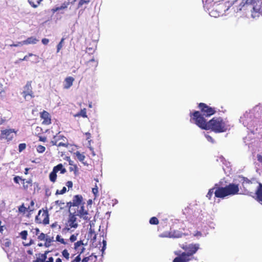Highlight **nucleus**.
Instances as JSON below:
<instances>
[{"instance_id": "nucleus-1", "label": "nucleus", "mask_w": 262, "mask_h": 262, "mask_svg": "<svg viewBox=\"0 0 262 262\" xmlns=\"http://www.w3.org/2000/svg\"><path fill=\"white\" fill-rule=\"evenodd\" d=\"M191 120L202 129L211 130L215 133L226 132L229 125L221 117H213L209 121L202 116L200 112L195 111L190 114Z\"/></svg>"}, {"instance_id": "nucleus-2", "label": "nucleus", "mask_w": 262, "mask_h": 262, "mask_svg": "<svg viewBox=\"0 0 262 262\" xmlns=\"http://www.w3.org/2000/svg\"><path fill=\"white\" fill-rule=\"evenodd\" d=\"M239 190L238 184L230 183L225 187H220L216 184L213 188L209 190L206 197L210 200L213 194L214 193L216 198L223 199L229 195H234L238 194Z\"/></svg>"}, {"instance_id": "nucleus-3", "label": "nucleus", "mask_w": 262, "mask_h": 262, "mask_svg": "<svg viewBox=\"0 0 262 262\" xmlns=\"http://www.w3.org/2000/svg\"><path fill=\"white\" fill-rule=\"evenodd\" d=\"M199 246L198 244L182 245L181 248L185 252L174 258L173 262H188L191 259L190 257L193 256L199 249Z\"/></svg>"}, {"instance_id": "nucleus-4", "label": "nucleus", "mask_w": 262, "mask_h": 262, "mask_svg": "<svg viewBox=\"0 0 262 262\" xmlns=\"http://www.w3.org/2000/svg\"><path fill=\"white\" fill-rule=\"evenodd\" d=\"M78 227L77 219L75 212H69V214L64 223V226L62 229L63 234L74 232Z\"/></svg>"}, {"instance_id": "nucleus-5", "label": "nucleus", "mask_w": 262, "mask_h": 262, "mask_svg": "<svg viewBox=\"0 0 262 262\" xmlns=\"http://www.w3.org/2000/svg\"><path fill=\"white\" fill-rule=\"evenodd\" d=\"M247 4L252 5L251 16L256 18L262 15V0H246Z\"/></svg>"}, {"instance_id": "nucleus-6", "label": "nucleus", "mask_w": 262, "mask_h": 262, "mask_svg": "<svg viewBox=\"0 0 262 262\" xmlns=\"http://www.w3.org/2000/svg\"><path fill=\"white\" fill-rule=\"evenodd\" d=\"M35 221L38 224L47 225L49 224V214L47 209H42L39 210L36 216Z\"/></svg>"}, {"instance_id": "nucleus-7", "label": "nucleus", "mask_w": 262, "mask_h": 262, "mask_svg": "<svg viewBox=\"0 0 262 262\" xmlns=\"http://www.w3.org/2000/svg\"><path fill=\"white\" fill-rule=\"evenodd\" d=\"M198 107L200 109L201 114L203 117H209L216 113V110L214 107H210V106L207 105L205 103L201 102L198 104Z\"/></svg>"}, {"instance_id": "nucleus-8", "label": "nucleus", "mask_w": 262, "mask_h": 262, "mask_svg": "<svg viewBox=\"0 0 262 262\" xmlns=\"http://www.w3.org/2000/svg\"><path fill=\"white\" fill-rule=\"evenodd\" d=\"M51 143L52 145H56L58 147L63 146L64 147H68L69 145L66 137L60 134V133H58L54 136L53 139L51 141Z\"/></svg>"}, {"instance_id": "nucleus-9", "label": "nucleus", "mask_w": 262, "mask_h": 262, "mask_svg": "<svg viewBox=\"0 0 262 262\" xmlns=\"http://www.w3.org/2000/svg\"><path fill=\"white\" fill-rule=\"evenodd\" d=\"M85 202H83V199L81 195L77 194L73 196L72 202H69L67 203L66 207L69 208V212L72 207H77L79 208V206L81 205H84Z\"/></svg>"}, {"instance_id": "nucleus-10", "label": "nucleus", "mask_w": 262, "mask_h": 262, "mask_svg": "<svg viewBox=\"0 0 262 262\" xmlns=\"http://www.w3.org/2000/svg\"><path fill=\"white\" fill-rule=\"evenodd\" d=\"M60 171V173L64 174L67 172L65 168L61 163L58 164L53 167L52 171L49 174V179L51 182L54 183L57 179V172Z\"/></svg>"}, {"instance_id": "nucleus-11", "label": "nucleus", "mask_w": 262, "mask_h": 262, "mask_svg": "<svg viewBox=\"0 0 262 262\" xmlns=\"http://www.w3.org/2000/svg\"><path fill=\"white\" fill-rule=\"evenodd\" d=\"M31 84V81H27L26 84L24 87V90L21 93V95L24 99L27 101L34 97Z\"/></svg>"}, {"instance_id": "nucleus-12", "label": "nucleus", "mask_w": 262, "mask_h": 262, "mask_svg": "<svg viewBox=\"0 0 262 262\" xmlns=\"http://www.w3.org/2000/svg\"><path fill=\"white\" fill-rule=\"evenodd\" d=\"M16 134V131L14 129H6L2 130L0 135V139L10 141L12 140Z\"/></svg>"}, {"instance_id": "nucleus-13", "label": "nucleus", "mask_w": 262, "mask_h": 262, "mask_svg": "<svg viewBox=\"0 0 262 262\" xmlns=\"http://www.w3.org/2000/svg\"><path fill=\"white\" fill-rule=\"evenodd\" d=\"M84 205H81L79 208H77V211L75 210L73 212H75L76 216H78L84 220L89 221L91 219L90 215L88 211L84 209Z\"/></svg>"}, {"instance_id": "nucleus-14", "label": "nucleus", "mask_w": 262, "mask_h": 262, "mask_svg": "<svg viewBox=\"0 0 262 262\" xmlns=\"http://www.w3.org/2000/svg\"><path fill=\"white\" fill-rule=\"evenodd\" d=\"M34 202L33 200L30 201V205L28 207H26L24 203H23L18 207V212L23 214H25L26 212H28V215H27V216L29 217V215H30L34 210Z\"/></svg>"}, {"instance_id": "nucleus-15", "label": "nucleus", "mask_w": 262, "mask_h": 262, "mask_svg": "<svg viewBox=\"0 0 262 262\" xmlns=\"http://www.w3.org/2000/svg\"><path fill=\"white\" fill-rule=\"evenodd\" d=\"M40 117L43 119L42 122L43 124L49 125L51 123V116L48 112L43 111V112L40 113Z\"/></svg>"}, {"instance_id": "nucleus-16", "label": "nucleus", "mask_w": 262, "mask_h": 262, "mask_svg": "<svg viewBox=\"0 0 262 262\" xmlns=\"http://www.w3.org/2000/svg\"><path fill=\"white\" fill-rule=\"evenodd\" d=\"M98 64V61L93 58L86 63V70H91L92 71H95L96 68L97 67Z\"/></svg>"}, {"instance_id": "nucleus-17", "label": "nucleus", "mask_w": 262, "mask_h": 262, "mask_svg": "<svg viewBox=\"0 0 262 262\" xmlns=\"http://www.w3.org/2000/svg\"><path fill=\"white\" fill-rule=\"evenodd\" d=\"M222 7L223 6L220 5H216L215 6H213V8L209 12L210 15L214 17L219 16L222 13L220 10Z\"/></svg>"}, {"instance_id": "nucleus-18", "label": "nucleus", "mask_w": 262, "mask_h": 262, "mask_svg": "<svg viewBox=\"0 0 262 262\" xmlns=\"http://www.w3.org/2000/svg\"><path fill=\"white\" fill-rule=\"evenodd\" d=\"M33 185L32 179L30 178L29 179H24L22 180V186L24 190L27 191L29 188H31Z\"/></svg>"}, {"instance_id": "nucleus-19", "label": "nucleus", "mask_w": 262, "mask_h": 262, "mask_svg": "<svg viewBox=\"0 0 262 262\" xmlns=\"http://www.w3.org/2000/svg\"><path fill=\"white\" fill-rule=\"evenodd\" d=\"M256 200L262 205V184L259 183L255 192Z\"/></svg>"}, {"instance_id": "nucleus-20", "label": "nucleus", "mask_w": 262, "mask_h": 262, "mask_svg": "<svg viewBox=\"0 0 262 262\" xmlns=\"http://www.w3.org/2000/svg\"><path fill=\"white\" fill-rule=\"evenodd\" d=\"M183 233L178 231H173L169 232L167 234H165L164 235H161L162 237H173V238H180L182 236Z\"/></svg>"}, {"instance_id": "nucleus-21", "label": "nucleus", "mask_w": 262, "mask_h": 262, "mask_svg": "<svg viewBox=\"0 0 262 262\" xmlns=\"http://www.w3.org/2000/svg\"><path fill=\"white\" fill-rule=\"evenodd\" d=\"M83 245L84 244L82 241H77L74 244V249L78 252H80V253H81L84 249L83 247Z\"/></svg>"}, {"instance_id": "nucleus-22", "label": "nucleus", "mask_w": 262, "mask_h": 262, "mask_svg": "<svg viewBox=\"0 0 262 262\" xmlns=\"http://www.w3.org/2000/svg\"><path fill=\"white\" fill-rule=\"evenodd\" d=\"M74 81V78L73 77L71 76L67 77L64 80V89H69L73 85Z\"/></svg>"}, {"instance_id": "nucleus-23", "label": "nucleus", "mask_w": 262, "mask_h": 262, "mask_svg": "<svg viewBox=\"0 0 262 262\" xmlns=\"http://www.w3.org/2000/svg\"><path fill=\"white\" fill-rule=\"evenodd\" d=\"M69 164L70 165V167H69L70 171H73L74 174L77 176L78 173V168L76 164H74L73 161L71 160L69 161Z\"/></svg>"}, {"instance_id": "nucleus-24", "label": "nucleus", "mask_w": 262, "mask_h": 262, "mask_svg": "<svg viewBox=\"0 0 262 262\" xmlns=\"http://www.w3.org/2000/svg\"><path fill=\"white\" fill-rule=\"evenodd\" d=\"M38 41V39L36 37L31 36L28 37L27 39L23 41V45L36 44Z\"/></svg>"}, {"instance_id": "nucleus-25", "label": "nucleus", "mask_w": 262, "mask_h": 262, "mask_svg": "<svg viewBox=\"0 0 262 262\" xmlns=\"http://www.w3.org/2000/svg\"><path fill=\"white\" fill-rule=\"evenodd\" d=\"M48 253V252H46L43 254H39V257H37L34 262H44V261L47 259V254Z\"/></svg>"}, {"instance_id": "nucleus-26", "label": "nucleus", "mask_w": 262, "mask_h": 262, "mask_svg": "<svg viewBox=\"0 0 262 262\" xmlns=\"http://www.w3.org/2000/svg\"><path fill=\"white\" fill-rule=\"evenodd\" d=\"M42 0H28L30 5L34 8H37L40 4Z\"/></svg>"}, {"instance_id": "nucleus-27", "label": "nucleus", "mask_w": 262, "mask_h": 262, "mask_svg": "<svg viewBox=\"0 0 262 262\" xmlns=\"http://www.w3.org/2000/svg\"><path fill=\"white\" fill-rule=\"evenodd\" d=\"M75 155L76 156L77 158L82 162H83V161L85 159V156L81 154L79 151H77L75 152Z\"/></svg>"}, {"instance_id": "nucleus-28", "label": "nucleus", "mask_w": 262, "mask_h": 262, "mask_svg": "<svg viewBox=\"0 0 262 262\" xmlns=\"http://www.w3.org/2000/svg\"><path fill=\"white\" fill-rule=\"evenodd\" d=\"M11 241L9 239H6L4 241V242L2 244L3 248L5 249V248H9L10 246H11Z\"/></svg>"}, {"instance_id": "nucleus-29", "label": "nucleus", "mask_w": 262, "mask_h": 262, "mask_svg": "<svg viewBox=\"0 0 262 262\" xmlns=\"http://www.w3.org/2000/svg\"><path fill=\"white\" fill-rule=\"evenodd\" d=\"M56 241L60 243V244L66 245L67 244V242H66L65 239L61 237V236L59 235H57L56 237Z\"/></svg>"}, {"instance_id": "nucleus-30", "label": "nucleus", "mask_w": 262, "mask_h": 262, "mask_svg": "<svg viewBox=\"0 0 262 262\" xmlns=\"http://www.w3.org/2000/svg\"><path fill=\"white\" fill-rule=\"evenodd\" d=\"M46 241L45 246L46 247H49L50 245V244L51 242L53 241V237H49L46 236V239L45 240Z\"/></svg>"}, {"instance_id": "nucleus-31", "label": "nucleus", "mask_w": 262, "mask_h": 262, "mask_svg": "<svg viewBox=\"0 0 262 262\" xmlns=\"http://www.w3.org/2000/svg\"><path fill=\"white\" fill-rule=\"evenodd\" d=\"M62 255L64 258H65V261L67 262L70 257V254L68 252V251L67 249H64V250H63V251L62 252Z\"/></svg>"}, {"instance_id": "nucleus-32", "label": "nucleus", "mask_w": 262, "mask_h": 262, "mask_svg": "<svg viewBox=\"0 0 262 262\" xmlns=\"http://www.w3.org/2000/svg\"><path fill=\"white\" fill-rule=\"evenodd\" d=\"M149 223L151 225H158L159 220L156 217H152L149 220Z\"/></svg>"}, {"instance_id": "nucleus-33", "label": "nucleus", "mask_w": 262, "mask_h": 262, "mask_svg": "<svg viewBox=\"0 0 262 262\" xmlns=\"http://www.w3.org/2000/svg\"><path fill=\"white\" fill-rule=\"evenodd\" d=\"M77 116H81L83 118L87 117L86 111L85 108L81 110L80 112L77 115Z\"/></svg>"}, {"instance_id": "nucleus-34", "label": "nucleus", "mask_w": 262, "mask_h": 262, "mask_svg": "<svg viewBox=\"0 0 262 262\" xmlns=\"http://www.w3.org/2000/svg\"><path fill=\"white\" fill-rule=\"evenodd\" d=\"M64 38H62L57 46V52L58 53L63 47Z\"/></svg>"}, {"instance_id": "nucleus-35", "label": "nucleus", "mask_w": 262, "mask_h": 262, "mask_svg": "<svg viewBox=\"0 0 262 262\" xmlns=\"http://www.w3.org/2000/svg\"><path fill=\"white\" fill-rule=\"evenodd\" d=\"M37 151L39 153H42L46 150V147L41 145H39L36 147Z\"/></svg>"}, {"instance_id": "nucleus-36", "label": "nucleus", "mask_w": 262, "mask_h": 262, "mask_svg": "<svg viewBox=\"0 0 262 262\" xmlns=\"http://www.w3.org/2000/svg\"><path fill=\"white\" fill-rule=\"evenodd\" d=\"M67 191V188L66 187H63L61 190H58L57 189L56 191L55 194L56 195H59V194H63L65 193Z\"/></svg>"}, {"instance_id": "nucleus-37", "label": "nucleus", "mask_w": 262, "mask_h": 262, "mask_svg": "<svg viewBox=\"0 0 262 262\" xmlns=\"http://www.w3.org/2000/svg\"><path fill=\"white\" fill-rule=\"evenodd\" d=\"M203 3L207 7L211 6L213 3V0H202Z\"/></svg>"}, {"instance_id": "nucleus-38", "label": "nucleus", "mask_w": 262, "mask_h": 262, "mask_svg": "<svg viewBox=\"0 0 262 262\" xmlns=\"http://www.w3.org/2000/svg\"><path fill=\"white\" fill-rule=\"evenodd\" d=\"M20 236L23 239L26 240L28 235V232L26 230H24L20 233Z\"/></svg>"}, {"instance_id": "nucleus-39", "label": "nucleus", "mask_w": 262, "mask_h": 262, "mask_svg": "<svg viewBox=\"0 0 262 262\" xmlns=\"http://www.w3.org/2000/svg\"><path fill=\"white\" fill-rule=\"evenodd\" d=\"M90 0H80L78 5V7L80 8L84 4H88Z\"/></svg>"}, {"instance_id": "nucleus-40", "label": "nucleus", "mask_w": 262, "mask_h": 262, "mask_svg": "<svg viewBox=\"0 0 262 262\" xmlns=\"http://www.w3.org/2000/svg\"><path fill=\"white\" fill-rule=\"evenodd\" d=\"M23 179H23L21 177L17 176L14 177L13 181L16 184H19V181H21L22 182V180Z\"/></svg>"}, {"instance_id": "nucleus-41", "label": "nucleus", "mask_w": 262, "mask_h": 262, "mask_svg": "<svg viewBox=\"0 0 262 262\" xmlns=\"http://www.w3.org/2000/svg\"><path fill=\"white\" fill-rule=\"evenodd\" d=\"M51 227L52 228H56L57 230H59L61 229L60 226L58 224L57 222H55L53 223Z\"/></svg>"}, {"instance_id": "nucleus-42", "label": "nucleus", "mask_w": 262, "mask_h": 262, "mask_svg": "<svg viewBox=\"0 0 262 262\" xmlns=\"http://www.w3.org/2000/svg\"><path fill=\"white\" fill-rule=\"evenodd\" d=\"M46 235L43 233H39V235H38V239L39 241H45L46 239Z\"/></svg>"}, {"instance_id": "nucleus-43", "label": "nucleus", "mask_w": 262, "mask_h": 262, "mask_svg": "<svg viewBox=\"0 0 262 262\" xmlns=\"http://www.w3.org/2000/svg\"><path fill=\"white\" fill-rule=\"evenodd\" d=\"M26 147V145L25 143H20L18 145V150L19 152L22 151L24 150Z\"/></svg>"}, {"instance_id": "nucleus-44", "label": "nucleus", "mask_w": 262, "mask_h": 262, "mask_svg": "<svg viewBox=\"0 0 262 262\" xmlns=\"http://www.w3.org/2000/svg\"><path fill=\"white\" fill-rule=\"evenodd\" d=\"M78 235V234H72L71 235L70 237V241L71 242H74L75 241H76L77 239V236Z\"/></svg>"}, {"instance_id": "nucleus-45", "label": "nucleus", "mask_w": 262, "mask_h": 262, "mask_svg": "<svg viewBox=\"0 0 262 262\" xmlns=\"http://www.w3.org/2000/svg\"><path fill=\"white\" fill-rule=\"evenodd\" d=\"M33 56H34L35 57H38L37 56H36V55L33 54L32 53H29L28 55L25 56L23 58H22V60H28V58L29 57Z\"/></svg>"}, {"instance_id": "nucleus-46", "label": "nucleus", "mask_w": 262, "mask_h": 262, "mask_svg": "<svg viewBox=\"0 0 262 262\" xmlns=\"http://www.w3.org/2000/svg\"><path fill=\"white\" fill-rule=\"evenodd\" d=\"M31 231L33 234H35L36 235H38L39 234L40 230L38 228H32Z\"/></svg>"}, {"instance_id": "nucleus-47", "label": "nucleus", "mask_w": 262, "mask_h": 262, "mask_svg": "<svg viewBox=\"0 0 262 262\" xmlns=\"http://www.w3.org/2000/svg\"><path fill=\"white\" fill-rule=\"evenodd\" d=\"M69 2H65L63 3L61 6L59 7L60 10H62L67 8L68 7V6L69 5Z\"/></svg>"}, {"instance_id": "nucleus-48", "label": "nucleus", "mask_w": 262, "mask_h": 262, "mask_svg": "<svg viewBox=\"0 0 262 262\" xmlns=\"http://www.w3.org/2000/svg\"><path fill=\"white\" fill-rule=\"evenodd\" d=\"M92 192L94 194V196L96 197L98 193V189L96 185L95 186V187L92 188Z\"/></svg>"}, {"instance_id": "nucleus-49", "label": "nucleus", "mask_w": 262, "mask_h": 262, "mask_svg": "<svg viewBox=\"0 0 262 262\" xmlns=\"http://www.w3.org/2000/svg\"><path fill=\"white\" fill-rule=\"evenodd\" d=\"M95 51V48H86V52H88L89 54H92Z\"/></svg>"}, {"instance_id": "nucleus-50", "label": "nucleus", "mask_w": 262, "mask_h": 262, "mask_svg": "<svg viewBox=\"0 0 262 262\" xmlns=\"http://www.w3.org/2000/svg\"><path fill=\"white\" fill-rule=\"evenodd\" d=\"M205 137L208 141H209L211 143L214 142V139L210 136H209L208 135H206Z\"/></svg>"}, {"instance_id": "nucleus-51", "label": "nucleus", "mask_w": 262, "mask_h": 262, "mask_svg": "<svg viewBox=\"0 0 262 262\" xmlns=\"http://www.w3.org/2000/svg\"><path fill=\"white\" fill-rule=\"evenodd\" d=\"M66 186L68 187L69 189L72 188L73 187V182L71 181H69L66 183Z\"/></svg>"}, {"instance_id": "nucleus-52", "label": "nucleus", "mask_w": 262, "mask_h": 262, "mask_svg": "<svg viewBox=\"0 0 262 262\" xmlns=\"http://www.w3.org/2000/svg\"><path fill=\"white\" fill-rule=\"evenodd\" d=\"M41 42L42 43L45 45H47L48 44L49 42V39H47V38H44L43 39H42L41 40Z\"/></svg>"}, {"instance_id": "nucleus-53", "label": "nucleus", "mask_w": 262, "mask_h": 262, "mask_svg": "<svg viewBox=\"0 0 262 262\" xmlns=\"http://www.w3.org/2000/svg\"><path fill=\"white\" fill-rule=\"evenodd\" d=\"M5 93V90L3 88V84L2 83H0V95L2 93Z\"/></svg>"}, {"instance_id": "nucleus-54", "label": "nucleus", "mask_w": 262, "mask_h": 262, "mask_svg": "<svg viewBox=\"0 0 262 262\" xmlns=\"http://www.w3.org/2000/svg\"><path fill=\"white\" fill-rule=\"evenodd\" d=\"M257 158L258 161L262 164V156L261 155L258 154L257 155Z\"/></svg>"}, {"instance_id": "nucleus-55", "label": "nucleus", "mask_w": 262, "mask_h": 262, "mask_svg": "<svg viewBox=\"0 0 262 262\" xmlns=\"http://www.w3.org/2000/svg\"><path fill=\"white\" fill-rule=\"evenodd\" d=\"M44 262H54V259L52 257H50L49 258H47Z\"/></svg>"}, {"instance_id": "nucleus-56", "label": "nucleus", "mask_w": 262, "mask_h": 262, "mask_svg": "<svg viewBox=\"0 0 262 262\" xmlns=\"http://www.w3.org/2000/svg\"><path fill=\"white\" fill-rule=\"evenodd\" d=\"M39 140L40 141H42V142H45L47 140V138L46 137L40 136V137H39Z\"/></svg>"}, {"instance_id": "nucleus-57", "label": "nucleus", "mask_w": 262, "mask_h": 262, "mask_svg": "<svg viewBox=\"0 0 262 262\" xmlns=\"http://www.w3.org/2000/svg\"><path fill=\"white\" fill-rule=\"evenodd\" d=\"M85 135L86 140L90 139L91 137V135L89 132L85 133Z\"/></svg>"}, {"instance_id": "nucleus-58", "label": "nucleus", "mask_w": 262, "mask_h": 262, "mask_svg": "<svg viewBox=\"0 0 262 262\" xmlns=\"http://www.w3.org/2000/svg\"><path fill=\"white\" fill-rule=\"evenodd\" d=\"M34 244V241L33 239H30V242L29 243H27L26 244H24V246H29L32 244Z\"/></svg>"}, {"instance_id": "nucleus-59", "label": "nucleus", "mask_w": 262, "mask_h": 262, "mask_svg": "<svg viewBox=\"0 0 262 262\" xmlns=\"http://www.w3.org/2000/svg\"><path fill=\"white\" fill-rule=\"evenodd\" d=\"M90 259V257H85L81 260V262H88Z\"/></svg>"}, {"instance_id": "nucleus-60", "label": "nucleus", "mask_w": 262, "mask_h": 262, "mask_svg": "<svg viewBox=\"0 0 262 262\" xmlns=\"http://www.w3.org/2000/svg\"><path fill=\"white\" fill-rule=\"evenodd\" d=\"M103 247L102 248V251H103L105 249V248H106V242L104 240L103 241Z\"/></svg>"}, {"instance_id": "nucleus-61", "label": "nucleus", "mask_w": 262, "mask_h": 262, "mask_svg": "<svg viewBox=\"0 0 262 262\" xmlns=\"http://www.w3.org/2000/svg\"><path fill=\"white\" fill-rule=\"evenodd\" d=\"M2 221H0V233H2L4 231V225H2Z\"/></svg>"}, {"instance_id": "nucleus-62", "label": "nucleus", "mask_w": 262, "mask_h": 262, "mask_svg": "<svg viewBox=\"0 0 262 262\" xmlns=\"http://www.w3.org/2000/svg\"><path fill=\"white\" fill-rule=\"evenodd\" d=\"M52 10L53 12H55L58 10H60L59 7H55V8H53Z\"/></svg>"}, {"instance_id": "nucleus-63", "label": "nucleus", "mask_w": 262, "mask_h": 262, "mask_svg": "<svg viewBox=\"0 0 262 262\" xmlns=\"http://www.w3.org/2000/svg\"><path fill=\"white\" fill-rule=\"evenodd\" d=\"M195 236H201L202 233L200 231H196V233L194 234Z\"/></svg>"}, {"instance_id": "nucleus-64", "label": "nucleus", "mask_w": 262, "mask_h": 262, "mask_svg": "<svg viewBox=\"0 0 262 262\" xmlns=\"http://www.w3.org/2000/svg\"><path fill=\"white\" fill-rule=\"evenodd\" d=\"M55 262H63V261L60 258H58L56 259Z\"/></svg>"}]
</instances>
